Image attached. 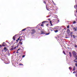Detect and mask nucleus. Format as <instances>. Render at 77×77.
Masks as SVG:
<instances>
[{
  "label": "nucleus",
  "mask_w": 77,
  "mask_h": 77,
  "mask_svg": "<svg viewBox=\"0 0 77 77\" xmlns=\"http://www.w3.org/2000/svg\"><path fill=\"white\" fill-rule=\"evenodd\" d=\"M19 43L20 44V45H22V44H23V42H21V41L19 42Z\"/></svg>",
  "instance_id": "nucleus-15"
},
{
  "label": "nucleus",
  "mask_w": 77,
  "mask_h": 77,
  "mask_svg": "<svg viewBox=\"0 0 77 77\" xmlns=\"http://www.w3.org/2000/svg\"><path fill=\"white\" fill-rule=\"evenodd\" d=\"M45 34L46 35H49V33Z\"/></svg>",
  "instance_id": "nucleus-36"
},
{
  "label": "nucleus",
  "mask_w": 77,
  "mask_h": 77,
  "mask_svg": "<svg viewBox=\"0 0 77 77\" xmlns=\"http://www.w3.org/2000/svg\"><path fill=\"white\" fill-rule=\"evenodd\" d=\"M16 48H17V47L16 46L14 48V49H16Z\"/></svg>",
  "instance_id": "nucleus-35"
},
{
  "label": "nucleus",
  "mask_w": 77,
  "mask_h": 77,
  "mask_svg": "<svg viewBox=\"0 0 77 77\" xmlns=\"http://www.w3.org/2000/svg\"><path fill=\"white\" fill-rule=\"evenodd\" d=\"M4 50H5V52H6V51L8 50V49H7V48H6V47H5L4 48Z\"/></svg>",
  "instance_id": "nucleus-4"
},
{
  "label": "nucleus",
  "mask_w": 77,
  "mask_h": 77,
  "mask_svg": "<svg viewBox=\"0 0 77 77\" xmlns=\"http://www.w3.org/2000/svg\"><path fill=\"white\" fill-rule=\"evenodd\" d=\"M72 54L73 55V56L75 57V56L77 55V53L75 51H72Z\"/></svg>",
  "instance_id": "nucleus-1"
},
{
  "label": "nucleus",
  "mask_w": 77,
  "mask_h": 77,
  "mask_svg": "<svg viewBox=\"0 0 77 77\" xmlns=\"http://www.w3.org/2000/svg\"><path fill=\"white\" fill-rule=\"evenodd\" d=\"M19 50H20V49H18L17 50V51H19Z\"/></svg>",
  "instance_id": "nucleus-43"
},
{
  "label": "nucleus",
  "mask_w": 77,
  "mask_h": 77,
  "mask_svg": "<svg viewBox=\"0 0 77 77\" xmlns=\"http://www.w3.org/2000/svg\"><path fill=\"white\" fill-rule=\"evenodd\" d=\"M73 24H75L76 23V22L75 21H74L73 23Z\"/></svg>",
  "instance_id": "nucleus-23"
},
{
  "label": "nucleus",
  "mask_w": 77,
  "mask_h": 77,
  "mask_svg": "<svg viewBox=\"0 0 77 77\" xmlns=\"http://www.w3.org/2000/svg\"><path fill=\"white\" fill-rule=\"evenodd\" d=\"M20 38H21V37H19V38H17V40H16V41H17V42H18V40H20Z\"/></svg>",
  "instance_id": "nucleus-9"
},
{
  "label": "nucleus",
  "mask_w": 77,
  "mask_h": 77,
  "mask_svg": "<svg viewBox=\"0 0 77 77\" xmlns=\"http://www.w3.org/2000/svg\"><path fill=\"white\" fill-rule=\"evenodd\" d=\"M5 43L3 42L2 44V46H3L4 47H5V46H6V45H5Z\"/></svg>",
  "instance_id": "nucleus-12"
},
{
  "label": "nucleus",
  "mask_w": 77,
  "mask_h": 77,
  "mask_svg": "<svg viewBox=\"0 0 77 77\" xmlns=\"http://www.w3.org/2000/svg\"><path fill=\"white\" fill-rule=\"evenodd\" d=\"M74 47L75 48H77V45L75 44Z\"/></svg>",
  "instance_id": "nucleus-19"
},
{
  "label": "nucleus",
  "mask_w": 77,
  "mask_h": 77,
  "mask_svg": "<svg viewBox=\"0 0 77 77\" xmlns=\"http://www.w3.org/2000/svg\"><path fill=\"white\" fill-rule=\"evenodd\" d=\"M59 20H58V22H59Z\"/></svg>",
  "instance_id": "nucleus-47"
},
{
  "label": "nucleus",
  "mask_w": 77,
  "mask_h": 77,
  "mask_svg": "<svg viewBox=\"0 0 77 77\" xmlns=\"http://www.w3.org/2000/svg\"><path fill=\"white\" fill-rule=\"evenodd\" d=\"M46 8H47V6L46 5Z\"/></svg>",
  "instance_id": "nucleus-44"
},
{
  "label": "nucleus",
  "mask_w": 77,
  "mask_h": 77,
  "mask_svg": "<svg viewBox=\"0 0 77 77\" xmlns=\"http://www.w3.org/2000/svg\"><path fill=\"white\" fill-rule=\"evenodd\" d=\"M73 36L74 39H75V38H77V36H75V35H73Z\"/></svg>",
  "instance_id": "nucleus-14"
},
{
  "label": "nucleus",
  "mask_w": 77,
  "mask_h": 77,
  "mask_svg": "<svg viewBox=\"0 0 77 77\" xmlns=\"http://www.w3.org/2000/svg\"><path fill=\"white\" fill-rule=\"evenodd\" d=\"M69 69L70 70H71V67H69Z\"/></svg>",
  "instance_id": "nucleus-21"
},
{
  "label": "nucleus",
  "mask_w": 77,
  "mask_h": 77,
  "mask_svg": "<svg viewBox=\"0 0 77 77\" xmlns=\"http://www.w3.org/2000/svg\"><path fill=\"white\" fill-rule=\"evenodd\" d=\"M74 73H76V71H74L73 72V73L74 74Z\"/></svg>",
  "instance_id": "nucleus-33"
},
{
  "label": "nucleus",
  "mask_w": 77,
  "mask_h": 77,
  "mask_svg": "<svg viewBox=\"0 0 77 77\" xmlns=\"http://www.w3.org/2000/svg\"><path fill=\"white\" fill-rule=\"evenodd\" d=\"M54 32H55V33H57V32H58V30H55L54 31Z\"/></svg>",
  "instance_id": "nucleus-16"
},
{
  "label": "nucleus",
  "mask_w": 77,
  "mask_h": 77,
  "mask_svg": "<svg viewBox=\"0 0 77 77\" xmlns=\"http://www.w3.org/2000/svg\"><path fill=\"white\" fill-rule=\"evenodd\" d=\"M0 48H2V45H0Z\"/></svg>",
  "instance_id": "nucleus-38"
},
{
  "label": "nucleus",
  "mask_w": 77,
  "mask_h": 77,
  "mask_svg": "<svg viewBox=\"0 0 77 77\" xmlns=\"http://www.w3.org/2000/svg\"><path fill=\"white\" fill-rule=\"evenodd\" d=\"M14 48H11V50H14Z\"/></svg>",
  "instance_id": "nucleus-26"
},
{
  "label": "nucleus",
  "mask_w": 77,
  "mask_h": 77,
  "mask_svg": "<svg viewBox=\"0 0 77 77\" xmlns=\"http://www.w3.org/2000/svg\"><path fill=\"white\" fill-rule=\"evenodd\" d=\"M67 29H69V26L68 25L67 27Z\"/></svg>",
  "instance_id": "nucleus-22"
},
{
  "label": "nucleus",
  "mask_w": 77,
  "mask_h": 77,
  "mask_svg": "<svg viewBox=\"0 0 77 77\" xmlns=\"http://www.w3.org/2000/svg\"><path fill=\"white\" fill-rule=\"evenodd\" d=\"M25 30H26V29L25 28L23 29L22 31H25Z\"/></svg>",
  "instance_id": "nucleus-20"
},
{
  "label": "nucleus",
  "mask_w": 77,
  "mask_h": 77,
  "mask_svg": "<svg viewBox=\"0 0 77 77\" xmlns=\"http://www.w3.org/2000/svg\"><path fill=\"white\" fill-rule=\"evenodd\" d=\"M31 35H33V34H34V33H36V30L35 29H32L31 30Z\"/></svg>",
  "instance_id": "nucleus-2"
},
{
  "label": "nucleus",
  "mask_w": 77,
  "mask_h": 77,
  "mask_svg": "<svg viewBox=\"0 0 77 77\" xmlns=\"http://www.w3.org/2000/svg\"><path fill=\"white\" fill-rule=\"evenodd\" d=\"M19 65H23V64L21 63H20L19 64Z\"/></svg>",
  "instance_id": "nucleus-24"
},
{
  "label": "nucleus",
  "mask_w": 77,
  "mask_h": 77,
  "mask_svg": "<svg viewBox=\"0 0 77 77\" xmlns=\"http://www.w3.org/2000/svg\"><path fill=\"white\" fill-rule=\"evenodd\" d=\"M8 56H10V54H9V53H8Z\"/></svg>",
  "instance_id": "nucleus-40"
},
{
  "label": "nucleus",
  "mask_w": 77,
  "mask_h": 77,
  "mask_svg": "<svg viewBox=\"0 0 77 77\" xmlns=\"http://www.w3.org/2000/svg\"><path fill=\"white\" fill-rule=\"evenodd\" d=\"M74 8H75V9H77V5H75L74 6Z\"/></svg>",
  "instance_id": "nucleus-11"
},
{
  "label": "nucleus",
  "mask_w": 77,
  "mask_h": 77,
  "mask_svg": "<svg viewBox=\"0 0 77 77\" xmlns=\"http://www.w3.org/2000/svg\"><path fill=\"white\" fill-rule=\"evenodd\" d=\"M14 47V45H13L11 47V48H13Z\"/></svg>",
  "instance_id": "nucleus-30"
},
{
  "label": "nucleus",
  "mask_w": 77,
  "mask_h": 77,
  "mask_svg": "<svg viewBox=\"0 0 77 77\" xmlns=\"http://www.w3.org/2000/svg\"><path fill=\"white\" fill-rule=\"evenodd\" d=\"M74 68L73 69V71H75V66H73Z\"/></svg>",
  "instance_id": "nucleus-10"
},
{
  "label": "nucleus",
  "mask_w": 77,
  "mask_h": 77,
  "mask_svg": "<svg viewBox=\"0 0 77 77\" xmlns=\"http://www.w3.org/2000/svg\"><path fill=\"white\" fill-rule=\"evenodd\" d=\"M75 66H77V63H75Z\"/></svg>",
  "instance_id": "nucleus-34"
},
{
  "label": "nucleus",
  "mask_w": 77,
  "mask_h": 77,
  "mask_svg": "<svg viewBox=\"0 0 77 77\" xmlns=\"http://www.w3.org/2000/svg\"><path fill=\"white\" fill-rule=\"evenodd\" d=\"M41 34H45V33H44V32L43 31H41Z\"/></svg>",
  "instance_id": "nucleus-13"
},
{
  "label": "nucleus",
  "mask_w": 77,
  "mask_h": 77,
  "mask_svg": "<svg viewBox=\"0 0 77 77\" xmlns=\"http://www.w3.org/2000/svg\"><path fill=\"white\" fill-rule=\"evenodd\" d=\"M50 23L51 24V25H53V24H52V23H51V21H50Z\"/></svg>",
  "instance_id": "nucleus-25"
},
{
  "label": "nucleus",
  "mask_w": 77,
  "mask_h": 77,
  "mask_svg": "<svg viewBox=\"0 0 77 77\" xmlns=\"http://www.w3.org/2000/svg\"><path fill=\"white\" fill-rule=\"evenodd\" d=\"M73 29L74 31H75V32H76V31H77V27H74Z\"/></svg>",
  "instance_id": "nucleus-5"
},
{
  "label": "nucleus",
  "mask_w": 77,
  "mask_h": 77,
  "mask_svg": "<svg viewBox=\"0 0 77 77\" xmlns=\"http://www.w3.org/2000/svg\"><path fill=\"white\" fill-rule=\"evenodd\" d=\"M22 40H23V39H22V37H21L20 38V41H21Z\"/></svg>",
  "instance_id": "nucleus-18"
},
{
  "label": "nucleus",
  "mask_w": 77,
  "mask_h": 77,
  "mask_svg": "<svg viewBox=\"0 0 77 77\" xmlns=\"http://www.w3.org/2000/svg\"><path fill=\"white\" fill-rule=\"evenodd\" d=\"M25 57V55H23L22 56V57Z\"/></svg>",
  "instance_id": "nucleus-29"
},
{
  "label": "nucleus",
  "mask_w": 77,
  "mask_h": 77,
  "mask_svg": "<svg viewBox=\"0 0 77 77\" xmlns=\"http://www.w3.org/2000/svg\"><path fill=\"white\" fill-rule=\"evenodd\" d=\"M76 13H77V10L76 11Z\"/></svg>",
  "instance_id": "nucleus-49"
},
{
  "label": "nucleus",
  "mask_w": 77,
  "mask_h": 77,
  "mask_svg": "<svg viewBox=\"0 0 77 77\" xmlns=\"http://www.w3.org/2000/svg\"><path fill=\"white\" fill-rule=\"evenodd\" d=\"M53 20H55V19H53Z\"/></svg>",
  "instance_id": "nucleus-48"
},
{
  "label": "nucleus",
  "mask_w": 77,
  "mask_h": 77,
  "mask_svg": "<svg viewBox=\"0 0 77 77\" xmlns=\"http://www.w3.org/2000/svg\"><path fill=\"white\" fill-rule=\"evenodd\" d=\"M63 53H64L65 54H65V51H63Z\"/></svg>",
  "instance_id": "nucleus-27"
},
{
  "label": "nucleus",
  "mask_w": 77,
  "mask_h": 77,
  "mask_svg": "<svg viewBox=\"0 0 77 77\" xmlns=\"http://www.w3.org/2000/svg\"><path fill=\"white\" fill-rule=\"evenodd\" d=\"M43 3H45V4H46V2H45V1L43 2Z\"/></svg>",
  "instance_id": "nucleus-31"
},
{
  "label": "nucleus",
  "mask_w": 77,
  "mask_h": 77,
  "mask_svg": "<svg viewBox=\"0 0 77 77\" xmlns=\"http://www.w3.org/2000/svg\"><path fill=\"white\" fill-rule=\"evenodd\" d=\"M48 24H46V26H47V27H48Z\"/></svg>",
  "instance_id": "nucleus-37"
},
{
  "label": "nucleus",
  "mask_w": 77,
  "mask_h": 77,
  "mask_svg": "<svg viewBox=\"0 0 77 77\" xmlns=\"http://www.w3.org/2000/svg\"><path fill=\"white\" fill-rule=\"evenodd\" d=\"M16 53H19L18 51L17 50V52Z\"/></svg>",
  "instance_id": "nucleus-39"
},
{
  "label": "nucleus",
  "mask_w": 77,
  "mask_h": 77,
  "mask_svg": "<svg viewBox=\"0 0 77 77\" xmlns=\"http://www.w3.org/2000/svg\"><path fill=\"white\" fill-rule=\"evenodd\" d=\"M52 2H53V3H54V2L52 1Z\"/></svg>",
  "instance_id": "nucleus-45"
},
{
  "label": "nucleus",
  "mask_w": 77,
  "mask_h": 77,
  "mask_svg": "<svg viewBox=\"0 0 77 77\" xmlns=\"http://www.w3.org/2000/svg\"><path fill=\"white\" fill-rule=\"evenodd\" d=\"M66 38H67V37H66Z\"/></svg>",
  "instance_id": "nucleus-50"
},
{
  "label": "nucleus",
  "mask_w": 77,
  "mask_h": 77,
  "mask_svg": "<svg viewBox=\"0 0 77 77\" xmlns=\"http://www.w3.org/2000/svg\"><path fill=\"white\" fill-rule=\"evenodd\" d=\"M74 62H76V61H75V60H74Z\"/></svg>",
  "instance_id": "nucleus-46"
},
{
  "label": "nucleus",
  "mask_w": 77,
  "mask_h": 77,
  "mask_svg": "<svg viewBox=\"0 0 77 77\" xmlns=\"http://www.w3.org/2000/svg\"><path fill=\"white\" fill-rule=\"evenodd\" d=\"M70 34L71 35V37H72V32H71Z\"/></svg>",
  "instance_id": "nucleus-28"
},
{
  "label": "nucleus",
  "mask_w": 77,
  "mask_h": 77,
  "mask_svg": "<svg viewBox=\"0 0 77 77\" xmlns=\"http://www.w3.org/2000/svg\"><path fill=\"white\" fill-rule=\"evenodd\" d=\"M47 22L48 23V21H43L42 23V24H44V23H46V22Z\"/></svg>",
  "instance_id": "nucleus-8"
},
{
  "label": "nucleus",
  "mask_w": 77,
  "mask_h": 77,
  "mask_svg": "<svg viewBox=\"0 0 77 77\" xmlns=\"http://www.w3.org/2000/svg\"><path fill=\"white\" fill-rule=\"evenodd\" d=\"M41 26L42 27V26H44V25H43V24H41Z\"/></svg>",
  "instance_id": "nucleus-32"
},
{
  "label": "nucleus",
  "mask_w": 77,
  "mask_h": 77,
  "mask_svg": "<svg viewBox=\"0 0 77 77\" xmlns=\"http://www.w3.org/2000/svg\"><path fill=\"white\" fill-rule=\"evenodd\" d=\"M69 56L70 57H71V56H72V54H71V52H69Z\"/></svg>",
  "instance_id": "nucleus-6"
},
{
  "label": "nucleus",
  "mask_w": 77,
  "mask_h": 77,
  "mask_svg": "<svg viewBox=\"0 0 77 77\" xmlns=\"http://www.w3.org/2000/svg\"><path fill=\"white\" fill-rule=\"evenodd\" d=\"M76 77H77V74L75 75Z\"/></svg>",
  "instance_id": "nucleus-42"
},
{
  "label": "nucleus",
  "mask_w": 77,
  "mask_h": 77,
  "mask_svg": "<svg viewBox=\"0 0 77 77\" xmlns=\"http://www.w3.org/2000/svg\"><path fill=\"white\" fill-rule=\"evenodd\" d=\"M48 21H50V19H48Z\"/></svg>",
  "instance_id": "nucleus-41"
},
{
  "label": "nucleus",
  "mask_w": 77,
  "mask_h": 77,
  "mask_svg": "<svg viewBox=\"0 0 77 77\" xmlns=\"http://www.w3.org/2000/svg\"><path fill=\"white\" fill-rule=\"evenodd\" d=\"M75 58V60H77V55L75 57H74Z\"/></svg>",
  "instance_id": "nucleus-17"
},
{
  "label": "nucleus",
  "mask_w": 77,
  "mask_h": 77,
  "mask_svg": "<svg viewBox=\"0 0 77 77\" xmlns=\"http://www.w3.org/2000/svg\"><path fill=\"white\" fill-rule=\"evenodd\" d=\"M67 32L69 35L70 33V30L69 29H68L67 30Z\"/></svg>",
  "instance_id": "nucleus-3"
},
{
  "label": "nucleus",
  "mask_w": 77,
  "mask_h": 77,
  "mask_svg": "<svg viewBox=\"0 0 77 77\" xmlns=\"http://www.w3.org/2000/svg\"><path fill=\"white\" fill-rule=\"evenodd\" d=\"M17 35H15L13 37V39L14 41H15V36Z\"/></svg>",
  "instance_id": "nucleus-7"
}]
</instances>
